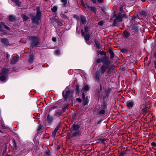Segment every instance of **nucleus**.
<instances>
[{
    "mask_svg": "<svg viewBox=\"0 0 156 156\" xmlns=\"http://www.w3.org/2000/svg\"><path fill=\"white\" fill-rule=\"evenodd\" d=\"M39 7L37 6V15L35 16L31 17L32 20L34 23H38L40 19L41 13L39 11Z\"/></svg>",
    "mask_w": 156,
    "mask_h": 156,
    "instance_id": "1",
    "label": "nucleus"
},
{
    "mask_svg": "<svg viewBox=\"0 0 156 156\" xmlns=\"http://www.w3.org/2000/svg\"><path fill=\"white\" fill-rule=\"evenodd\" d=\"M114 16L115 17L114 21V24H117L118 22H121L123 17L127 18V16H126L124 14H122L121 13H118Z\"/></svg>",
    "mask_w": 156,
    "mask_h": 156,
    "instance_id": "2",
    "label": "nucleus"
},
{
    "mask_svg": "<svg viewBox=\"0 0 156 156\" xmlns=\"http://www.w3.org/2000/svg\"><path fill=\"white\" fill-rule=\"evenodd\" d=\"M130 154V151L127 147H124L121 149V151L119 152L118 156H129Z\"/></svg>",
    "mask_w": 156,
    "mask_h": 156,
    "instance_id": "3",
    "label": "nucleus"
},
{
    "mask_svg": "<svg viewBox=\"0 0 156 156\" xmlns=\"http://www.w3.org/2000/svg\"><path fill=\"white\" fill-rule=\"evenodd\" d=\"M30 39L31 40V45L33 46H35L38 45L39 43V39L38 38L34 36H30L29 37Z\"/></svg>",
    "mask_w": 156,
    "mask_h": 156,
    "instance_id": "4",
    "label": "nucleus"
},
{
    "mask_svg": "<svg viewBox=\"0 0 156 156\" xmlns=\"http://www.w3.org/2000/svg\"><path fill=\"white\" fill-rule=\"evenodd\" d=\"M74 91L73 90H70L67 91L65 94H64V91H63L62 93V94L64 98L66 100L70 96H72V94H73Z\"/></svg>",
    "mask_w": 156,
    "mask_h": 156,
    "instance_id": "5",
    "label": "nucleus"
},
{
    "mask_svg": "<svg viewBox=\"0 0 156 156\" xmlns=\"http://www.w3.org/2000/svg\"><path fill=\"white\" fill-rule=\"evenodd\" d=\"M126 106L129 109H131L134 105V103L133 101H128L125 103Z\"/></svg>",
    "mask_w": 156,
    "mask_h": 156,
    "instance_id": "6",
    "label": "nucleus"
},
{
    "mask_svg": "<svg viewBox=\"0 0 156 156\" xmlns=\"http://www.w3.org/2000/svg\"><path fill=\"white\" fill-rule=\"evenodd\" d=\"M41 148V147H34V148H33V153L36 154L37 156H38L40 154L42 153V152L40 150Z\"/></svg>",
    "mask_w": 156,
    "mask_h": 156,
    "instance_id": "7",
    "label": "nucleus"
},
{
    "mask_svg": "<svg viewBox=\"0 0 156 156\" xmlns=\"http://www.w3.org/2000/svg\"><path fill=\"white\" fill-rule=\"evenodd\" d=\"M100 71L98 70L96 72L95 75L94 76V78L97 81H99L100 80Z\"/></svg>",
    "mask_w": 156,
    "mask_h": 156,
    "instance_id": "8",
    "label": "nucleus"
},
{
    "mask_svg": "<svg viewBox=\"0 0 156 156\" xmlns=\"http://www.w3.org/2000/svg\"><path fill=\"white\" fill-rule=\"evenodd\" d=\"M108 67V66L106 65H103L101 67L100 72L101 74H104L106 72Z\"/></svg>",
    "mask_w": 156,
    "mask_h": 156,
    "instance_id": "9",
    "label": "nucleus"
},
{
    "mask_svg": "<svg viewBox=\"0 0 156 156\" xmlns=\"http://www.w3.org/2000/svg\"><path fill=\"white\" fill-rule=\"evenodd\" d=\"M41 148L44 149V156H50L51 155L50 151L47 147H44V148H43V147H41Z\"/></svg>",
    "mask_w": 156,
    "mask_h": 156,
    "instance_id": "10",
    "label": "nucleus"
},
{
    "mask_svg": "<svg viewBox=\"0 0 156 156\" xmlns=\"http://www.w3.org/2000/svg\"><path fill=\"white\" fill-rule=\"evenodd\" d=\"M82 96L83 102V105H85L88 104L89 101L87 97V96L86 98H85V95L84 93H82Z\"/></svg>",
    "mask_w": 156,
    "mask_h": 156,
    "instance_id": "11",
    "label": "nucleus"
},
{
    "mask_svg": "<svg viewBox=\"0 0 156 156\" xmlns=\"http://www.w3.org/2000/svg\"><path fill=\"white\" fill-rule=\"evenodd\" d=\"M1 42L5 45L8 46L9 45L8 40L6 38H2Z\"/></svg>",
    "mask_w": 156,
    "mask_h": 156,
    "instance_id": "12",
    "label": "nucleus"
},
{
    "mask_svg": "<svg viewBox=\"0 0 156 156\" xmlns=\"http://www.w3.org/2000/svg\"><path fill=\"white\" fill-rule=\"evenodd\" d=\"M19 60V58H16L14 57H12L10 61V63L11 64H14Z\"/></svg>",
    "mask_w": 156,
    "mask_h": 156,
    "instance_id": "13",
    "label": "nucleus"
},
{
    "mask_svg": "<svg viewBox=\"0 0 156 156\" xmlns=\"http://www.w3.org/2000/svg\"><path fill=\"white\" fill-rule=\"evenodd\" d=\"M9 72V70L8 69L5 68L2 69L1 74L5 75L7 76Z\"/></svg>",
    "mask_w": 156,
    "mask_h": 156,
    "instance_id": "14",
    "label": "nucleus"
},
{
    "mask_svg": "<svg viewBox=\"0 0 156 156\" xmlns=\"http://www.w3.org/2000/svg\"><path fill=\"white\" fill-rule=\"evenodd\" d=\"M122 34L124 37L126 38L130 35V33L125 30L123 32Z\"/></svg>",
    "mask_w": 156,
    "mask_h": 156,
    "instance_id": "15",
    "label": "nucleus"
},
{
    "mask_svg": "<svg viewBox=\"0 0 156 156\" xmlns=\"http://www.w3.org/2000/svg\"><path fill=\"white\" fill-rule=\"evenodd\" d=\"M7 76L5 75L1 74L0 76V80L2 81H4L6 80Z\"/></svg>",
    "mask_w": 156,
    "mask_h": 156,
    "instance_id": "16",
    "label": "nucleus"
},
{
    "mask_svg": "<svg viewBox=\"0 0 156 156\" xmlns=\"http://www.w3.org/2000/svg\"><path fill=\"white\" fill-rule=\"evenodd\" d=\"M34 56L33 55L31 54L30 55H29V62L30 63H31L34 60Z\"/></svg>",
    "mask_w": 156,
    "mask_h": 156,
    "instance_id": "17",
    "label": "nucleus"
},
{
    "mask_svg": "<svg viewBox=\"0 0 156 156\" xmlns=\"http://www.w3.org/2000/svg\"><path fill=\"white\" fill-rule=\"evenodd\" d=\"M108 52L110 54V58H113L114 57V53L112 50L110 49H109Z\"/></svg>",
    "mask_w": 156,
    "mask_h": 156,
    "instance_id": "18",
    "label": "nucleus"
},
{
    "mask_svg": "<svg viewBox=\"0 0 156 156\" xmlns=\"http://www.w3.org/2000/svg\"><path fill=\"white\" fill-rule=\"evenodd\" d=\"M148 111L147 108L146 107H144L142 109V112L144 115Z\"/></svg>",
    "mask_w": 156,
    "mask_h": 156,
    "instance_id": "19",
    "label": "nucleus"
},
{
    "mask_svg": "<svg viewBox=\"0 0 156 156\" xmlns=\"http://www.w3.org/2000/svg\"><path fill=\"white\" fill-rule=\"evenodd\" d=\"M12 1L16 3L18 6H20L21 5V2L19 1V0H12Z\"/></svg>",
    "mask_w": 156,
    "mask_h": 156,
    "instance_id": "20",
    "label": "nucleus"
},
{
    "mask_svg": "<svg viewBox=\"0 0 156 156\" xmlns=\"http://www.w3.org/2000/svg\"><path fill=\"white\" fill-rule=\"evenodd\" d=\"M61 1L62 3L63 7H66L67 6V0H61Z\"/></svg>",
    "mask_w": 156,
    "mask_h": 156,
    "instance_id": "21",
    "label": "nucleus"
},
{
    "mask_svg": "<svg viewBox=\"0 0 156 156\" xmlns=\"http://www.w3.org/2000/svg\"><path fill=\"white\" fill-rule=\"evenodd\" d=\"M105 110H101L99 111L98 113V115L100 116L103 115H105Z\"/></svg>",
    "mask_w": 156,
    "mask_h": 156,
    "instance_id": "22",
    "label": "nucleus"
},
{
    "mask_svg": "<svg viewBox=\"0 0 156 156\" xmlns=\"http://www.w3.org/2000/svg\"><path fill=\"white\" fill-rule=\"evenodd\" d=\"M80 19L81 22L82 24H84L86 21V19L85 17L83 16H80Z\"/></svg>",
    "mask_w": 156,
    "mask_h": 156,
    "instance_id": "23",
    "label": "nucleus"
},
{
    "mask_svg": "<svg viewBox=\"0 0 156 156\" xmlns=\"http://www.w3.org/2000/svg\"><path fill=\"white\" fill-rule=\"evenodd\" d=\"M53 118L52 117L49 116V114L48 115L47 117V120L49 123H51L52 121Z\"/></svg>",
    "mask_w": 156,
    "mask_h": 156,
    "instance_id": "24",
    "label": "nucleus"
},
{
    "mask_svg": "<svg viewBox=\"0 0 156 156\" xmlns=\"http://www.w3.org/2000/svg\"><path fill=\"white\" fill-rule=\"evenodd\" d=\"M9 19L10 21H13L15 20V17L13 16L10 15L9 17Z\"/></svg>",
    "mask_w": 156,
    "mask_h": 156,
    "instance_id": "25",
    "label": "nucleus"
},
{
    "mask_svg": "<svg viewBox=\"0 0 156 156\" xmlns=\"http://www.w3.org/2000/svg\"><path fill=\"white\" fill-rule=\"evenodd\" d=\"M73 128L74 130L76 131L79 129V126L77 125H74L73 126Z\"/></svg>",
    "mask_w": 156,
    "mask_h": 156,
    "instance_id": "26",
    "label": "nucleus"
},
{
    "mask_svg": "<svg viewBox=\"0 0 156 156\" xmlns=\"http://www.w3.org/2000/svg\"><path fill=\"white\" fill-rule=\"evenodd\" d=\"M90 37V35L89 34H87L84 37V39L87 42L89 41Z\"/></svg>",
    "mask_w": 156,
    "mask_h": 156,
    "instance_id": "27",
    "label": "nucleus"
},
{
    "mask_svg": "<svg viewBox=\"0 0 156 156\" xmlns=\"http://www.w3.org/2000/svg\"><path fill=\"white\" fill-rule=\"evenodd\" d=\"M88 9L90 10V11L92 12H95V8L94 7H91L90 6Z\"/></svg>",
    "mask_w": 156,
    "mask_h": 156,
    "instance_id": "28",
    "label": "nucleus"
},
{
    "mask_svg": "<svg viewBox=\"0 0 156 156\" xmlns=\"http://www.w3.org/2000/svg\"><path fill=\"white\" fill-rule=\"evenodd\" d=\"M95 45L97 47L99 48H100V44L98 41L96 40H95Z\"/></svg>",
    "mask_w": 156,
    "mask_h": 156,
    "instance_id": "29",
    "label": "nucleus"
},
{
    "mask_svg": "<svg viewBox=\"0 0 156 156\" xmlns=\"http://www.w3.org/2000/svg\"><path fill=\"white\" fill-rule=\"evenodd\" d=\"M51 149H55V151H58L60 149V147H50Z\"/></svg>",
    "mask_w": 156,
    "mask_h": 156,
    "instance_id": "30",
    "label": "nucleus"
},
{
    "mask_svg": "<svg viewBox=\"0 0 156 156\" xmlns=\"http://www.w3.org/2000/svg\"><path fill=\"white\" fill-rule=\"evenodd\" d=\"M89 89L88 86L87 85H85L83 87V90L84 91H86L87 90Z\"/></svg>",
    "mask_w": 156,
    "mask_h": 156,
    "instance_id": "31",
    "label": "nucleus"
},
{
    "mask_svg": "<svg viewBox=\"0 0 156 156\" xmlns=\"http://www.w3.org/2000/svg\"><path fill=\"white\" fill-rule=\"evenodd\" d=\"M107 60V59L106 55H105L101 59V62H102L103 63Z\"/></svg>",
    "mask_w": 156,
    "mask_h": 156,
    "instance_id": "32",
    "label": "nucleus"
},
{
    "mask_svg": "<svg viewBox=\"0 0 156 156\" xmlns=\"http://www.w3.org/2000/svg\"><path fill=\"white\" fill-rule=\"evenodd\" d=\"M110 63V62L108 59L106 60L105 62L103 63V65H106L107 66Z\"/></svg>",
    "mask_w": 156,
    "mask_h": 156,
    "instance_id": "33",
    "label": "nucleus"
},
{
    "mask_svg": "<svg viewBox=\"0 0 156 156\" xmlns=\"http://www.w3.org/2000/svg\"><path fill=\"white\" fill-rule=\"evenodd\" d=\"M57 7L55 6L52 8H51V10L53 12H55L57 11Z\"/></svg>",
    "mask_w": 156,
    "mask_h": 156,
    "instance_id": "34",
    "label": "nucleus"
},
{
    "mask_svg": "<svg viewBox=\"0 0 156 156\" xmlns=\"http://www.w3.org/2000/svg\"><path fill=\"white\" fill-rule=\"evenodd\" d=\"M112 68H108L107 72L109 74H111L112 71Z\"/></svg>",
    "mask_w": 156,
    "mask_h": 156,
    "instance_id": "35",
    "label": "nucleus"
},
{
    "mask_svg": "<svg viewBox=\"0 0 156 156\" xmlns=\"http://www.w3.org/2000/svg\"><path fill=\"white\" fill-rule=\"evenodd\" d=\"M61 127V124H59L55 128V130H56L57 131Z\"/></svg>",
    "mask_w": 156,
    "mask_h": 156,
    "instance_id": "36",
    "label": "nucleus"
},
{
    "mask_svg": "<svg viewBox=\"0 0 156 156\" xmlns=\"http://www.w3.org/2000/svg\"><path fill=\"white\" fill-rule=\"evenodd\" d=\"M57 132V131L56 130L54 129V131L52 133L51 135L53 137H55L56 135V133Z\"/></svg>",
    "mask_w": 156,
    "mask_h": 156,
    "instance_id": "37",
    "label": "nucleus"
},
{
    "mask_svg": "<svg viewBox=\"0 0 156 156\" xmlns=\"http://www.w3.org/2000/svg\"><path fill=\"white\" fill-rule=\"evenodd\" d=\"M68 107V105H66V106H64L63 108L62 112H64L65 111V110Z\"/></svg>",
    "mask_w": 156,
    "mask_h": 156,
    "instance_id": "38",
    "label": "nucleus"
},
{
    "mask_svg": "<svg viewBox=\"0 0 156 156\" xmlns=\"http://www.w3.org/2000/svg\"><path fill=\"white\" fill-rule=\"evenodd\" d=\"M57 108V107L56 106H53L51 108L49 109V111L50 112L54 109H55Z\"/></svg>",
    "mask_w": 156,
    "mask_h": 156,
    "instance_id": "39",
    "label": "nucleus"
},
{
    "mask_svg": "<svg viewBox=\"0 0 156 156\" xmlns=\"http://www.w3.org/2000/svg\"><path fill=\"white\" fill-rule=\"evenodd\" d=\"M95 62L96 63H98L101 62V60L100 59L98 58L95 60Z\"/></svg>",
    "mask_w": 156,
    "mask_h": 156,
    "instance_id": "40",
    "label": "nucleus"
},
{
    "mask_svg": "<svg viewBox=\"0 0 156 156\" xmlns=\"http://www.w3.org/2000/svg\"><path fill=\"white\" fill-rule=\"evenodd\" d=\"M104 140L103 139H101L99 140V141L97 142V143H104Z\"/></svg>",
    "mask_w": 156,
    "mask_h": 156,
    "instance_id": "41",
    "label": "nucleus"
},
{
    "mask_svg": "<svg viewBox=\"0 0 156 156\" xmlns=\"http://www.w3.org/2000/svg\"><path fill=\"white\" fill-rule=\"evenodd\" d=\"M22 18H23V20H26L27 19H28V17L26 16H25V15H23V16H22Z\"/></svg>",
    "mask_w": 156,
    "mask_h": 156,
    "instance_id": "42",
    "label": "nucleus"
},
{
    "mask_svg": "<svg viewBox=\"0 0 156 156\" xmlns=\"http://www.w3.org/2000/svg\"><path fill=\"white\" fill-rule=\"evenodd\" d=\"M84 8H87L88 9L89 8L90 6L89 5L86 4H85L83 6Z\"/></svg>",
    "mask_w": 156,
    "mask_h": 156,
    "instance_id": "43",
    "label": "nucleus"
},
{
    "mask_svg": "<svg viewBox=\"0 0 156 156\" xmlns=\"http://www.w3.org/2000/svg\"><path fill=\"white\" fill-rule=\"evenodd\" d=\"M7 147H5V149L3 151L2 155H4L5 153L6 152Z\"/></svg>",
    "mask_w": 156,
    "mask_h": 156,
    "instance_id": "44",
    "label": "nucleus"
},
{
    "mask_svg": "<svg viewBox=\"0 0 156 156\" xmlns=\"http://www.w3.org/2000/svg\"><path fill=\"white\" fill-rule=\"evenodd\" d=\"M76 93H79V87L78 86H76Z\"/></svg>",
    "mask_w": 156,
    "mask_h": 156,
    "instance_id": "45",
    "label": "nucleus"
},
{
    "mask_svg": "<svg viewBox=\"0 0 156 156\" xmlns=\"http://www.w3.org/2000/svg\"><path fill=\"white\" fill-rule=\"evenodd\" d=\"M62 112H56V116H60L61 115Z\"/></svg>",
    "mask_w": 156,
    "mask_h": 156,
    "instance_id": "46",
    "label": "nucleus"
},
{
    "mask_svg": "<svg viewBox=\"0 0 156 156\" xmlns=\"http://www.w3.org/2000/svg\"><path fill=\"white\" fill-rule=\"evenodd\" d=\"M89 28L88 27H85L84 30L86 32H87L88 31Z\"/></svg>",
    "mask_w": 156,
    "mask_h": 156,
    "instance_id": "47",
    "label": "nucleus"
},
{
    "mask_svg": "<svg viewBox=\"0 0 156 156\" xmlns=\"http://www.w3.org/2000/svg\"><path fill=\"white\" fill-rule=\"evenodd\" d=\"M98 25L100 26H102L103 24V22L102 21H101L99 22L98 23Z\"/></svg>",
    "mask_w": 156,
    "mask_h": 156,
    "instance_id": "48",
    "label": "nucleus"
},
{
    "mask_svg": "<svg viewBox=\"0 0 156 156\" xmlns=\"http://www.w3.org/2000/svg\"><path fill=\"white\" fill-rule=\"evenodd\" d=\"M101 54V55H104V56L105 55H105V51H101L100 52V53Z\"/></svg>",
    "mask_w": 156,
    "mask_h": 156,
    "instance_id": "49",
    "label": "nucleus"
},
{
    "mask_svg": "<svg viewBox=\"0 0 156 156\" xmlns=\"http://www.w3.org/2000/svg\"><path fill=\"white\" fill-rule=\"evenodd\" d=\"M151 145L152 146H156V143L155 142H152Z\"/></svg>",
    "mask_w": 156,
    "mask_h": 156,
    "instance_id": "50",
    "label": "nucleus"
},
{
    "mask_svg": "<svg viewBox=\"0 0 156 156\" xmlns=\"http://www.w3.org/2000/svg\"><path fill=\"white\" fill-rule=\"evenodd\" d=\"M12 147V149H13L14 151H16L17 149L18 148H19V147Z\"/></svg>",
    "mask_w": 156,
    "mask_h": 156,
    "instance_id": "51",
    "label": "nucleus"
},
{
    "mask_svg": "<svg viewBox=\"0 0 156 156\" xmlns=\"http://www.w3.org/2000/svg\"><path fill=\"white\" fill-rule=\"evenodd\" d=\"M76 101H78L79 103H80L82 101L81 99L80 98H77L76 99Z\"/></svg>",
    "mask_w": 156,
    "mask_h": 156,
    "instance_id": "52",
    "label": "nucleus"
},
{
    "mask_svg": "<svg viewBox=\"0 0 156 156\" xmlns=\"http://www.w3.org/2000/svg\"><path fill=\"white\" fill-rule=\"evenodd\" d=\"M42 128V126L41 125H39L38 129H37V130L38 131H40Z\"/></svg>",
    "mask_w": 156,
    "mask_h": 156,
    "instance_id": "53",
    "label": "nucleus"
},
{
    "mask_svg": "<svg viewBox=\"0 0 156 156\" xmlns=\"http://www.w3.org/2000/svg\"><path fill=\"white\" fill-rule=\"evenodd\" d=\"M81 34L82 36H83L85 35V33L83 31V30L82 29L81 30Z\"/></svg>",
    "mask_w": 156,
    "mask_h": 156,
    "instance_id": "54",
    "label": "nucleus"
},
{
    "mask_svg": "<svg viewBox=\"0 0 156 156\" xmlns=\"http://www.w3.org/2000/svg\"><path fill=\"white\" fill-rule=\"evenodd\" d=\"M4 27L5 28H6L7 30H9V27L5 25H4Z\"/></svg>",
    "mask_w": 156,
    "mask_h": 156,
    "instance_id": "55",
    "label": "nucleus"
},
{
    "mask_svg": "<svg viewBox=\"0 0 156 156\" xmlns=\"http://www.w3.org/2000/svg\"><path fill=\"white\" fill-rule=\"evenodd\" d=\"M97 1L100 3H103V0H97Z\"/></svg>",
    "mask_w": 156,
    "mask_h": 156,
    "instance_id": "56",
    "label": "nucleus"
},
{
    "mask_svg": "<svg viewBox=\"0 0 156 156\" xmlns=\"http://www.w3.org/2000/svg\"><path fill=\"white\" fill-rule=\"evenodd\" d=\"M34 140H35L36 141V142H38V137H37V136L34 139Z\"/></svg>",
    "mask_w": 156,
    "mask_h": 156,
    "instance_id": "57",
    "label": "nucleus"
},
{
    "mask_svg": "<svg viewBox=\"0 0 156 156\" xmlns=\"http://www.w3.org/2000/svg\"><path fill=\"white\" fill-rule=\"evenodd\" d=\"M52 40L54 41H55L56 40V39L55 37H53L52 38Z\"/></svg>",
    "mask_w": 156,
    "mask_h": 156,
    "instance_id": "58",
    "label": "nucleus"
},
{
    "mask_svg": "<svg viewBox=\"0 0 156 156\" xmlns=\"http://www.w3.org/2000/svg\"><path fill=\"white\" fill-rule=\"evenodd\" d=\"M2 25L0 23V31H2Z\"/></svg>",
    "mask_w": 156,
    "mask_h": 156,
    "instance_id": "59",
    "label": "nucleus"
},
{
    "mask_svg": "<svg viewBox=\"0 0 156 156\" xmlns=\"http://www.w3.org/2000/svg\"><path fill=\"white\" fill-rule=\"evenodd\" d=\"M149 148L150 150H151V149L153 148L154 149L155 148H154V147H148Z\"/></svg>",
    "mask_w": 156,
    "mask_h": 156,
    "instance_id": "60",
    "label": "nucleus"
},
{
    "mask_svg": "<svg viewBox=\"0 0 156 156\" xmlns=\"http://www.w3.org/2000/svg\"><path fill=\"white\" fill-rule=\"evenodd\" d=\"M91 1H92L94 3H96V0H90Z\"/></svg>",
    "mask_w": 156,
    "mask_h": 156,
    "instance_id": "61",
    "label": "nucleus"
},
{
    "mask_svg": "<svg viewBox=\"0 0 156 156\" xmlns=\"http://www.w3.org/2000/svg\"><path fill=\"white\" fill-rule=\"evenodd\" d=\"M154 67L156 69V60H155L154 62Z\"/></svg>",
    "mask_w": 156,
    "mask_h": 156,
    "instance_id": "62",
    "label": "nucleus"
},
{
    "mask_svg": "<svg viewBox=\"0 0 156 156\" xmlns=\"http://www.w3.org/2000/svg\"><path fill=\"white\" fill-rule=\"evenodd\" d=\"M81 4L83 6L85 4L82 1H81Z\"/></svg>",
    "mask_w": 156,
    "mask_h": 156,
    "instance_id": "63",
    "label": "nucleus"
},
{
    "mask_svg": "<svg viewBox=\"0 0 156 156\" xmlns=\"http://www.w3.org/2000/svg\"><path fill=\"white\" fill-rule=\"evenodd\" d=\"M6 156H12V155L11 154H9L7 155Z\"/></svg>",
    "mask_w": 156,
    "mask_h": 156,
    "instance_id": "64",
    "label": "nucleus"
}]
</instances>
